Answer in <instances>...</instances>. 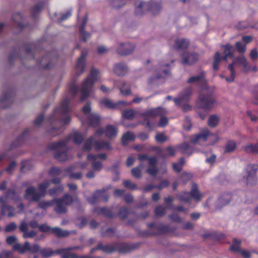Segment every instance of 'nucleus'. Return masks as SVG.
I'll return each mask as SVG.
<instances>
[{
  "label": "nucleus",
  "mask_w": 258,
  "mask_h": 258,
  "mask_svg": "<svg viewBox=\"0 0 258 258\" xmlns=\"http://www.w3.org/2000/svg\"><path fill=\"white\" fill-rule=\"evenodd\" d=\"M70 111L69 100L65 99L61 103L60 107L56 108L53 112L47 118V121L50 124L59 122L63 124H67L69 123L71 118L69 115Z\"/></svg>",
  "instance_id": "obj_1"
},
{
  "label": "nucleus",
  "mask_w": 258,
  "mask_h": 258,
  "mask_svg": "<svg viewBox=\"0 0 258 258\" xmlns=\"http://www.w3.org/2000/svg\"><path fill=\"white\" fill-rule=\"evenodd\" d=\"M69 139H66L58 142H53L49 144L48 148L50 150H53L55 153L54 158L60 162H64L68 159V148L67 144Z\"/></svg>",
  "instance_id": "obj_2"
},
{
  "label": "nucleus",
  "mask_w": 258,
  "mask_h": 258,
  "mask_svg": "<svg viewBox=\"0 0 258 258\" xmlns=\"http://www.w3.org/2000/svg\"><path fill=\"white\" fill-rule=\"evenodd\" d=\"M135 14L142 16L146 11H149L152 15L159 14L162 9L161 3L152 1L150 3L137 0L135 2Z\"/></svg>",
  "instance_id": "obj_3"
},
{
  "label": "nucleus",
  "mask_w": 258,
  "mask_h": 258,
  "mask_svg": "<svg viewBox=\"0 0 258 258\" xmlns=\"http://www.w3.org/2000/svg\"><path fill=\"white\" fill-rule=\"evenodd\" d=\"M98 74L97 69L92 68L90 75L83 82L80 98L82 101H85L89 97L94 83L97 81Z\"/></svg>",
  "instance_id": "obj_4"
},
{
  "label": "nucleus",
  "mask_w": 258,
  "mask_h": 258,
  "mask_svg": "<svg viewBox=\"0 0 258 258\" xmlns=\"http://www.w3.org/2000/svg\"><path fill=\"white\" fill-rule=\"evenodd\" d=\"M199 105L207 111L212 110L217 103V99L213 91L205 90L199 95Z\"/></svg>",
  "instance_id": "obj_5"
},
{
  "label": "nucleus",
  "mask_w": 258,
  "mask_h": 258,
  "mask_svg": "<svg viewBox=\"0 0 258 258\" xmlns=\"http://www.w3.org/2000/svg\"><path fill=\"white\" fill-rule=\"evenodd\" d=\"M55 206L54 211L57 214H64L68 211L67 206H71L74 202L73 197L69 194H65L61 198L55 199Z\"/></svg>",
  "instance_id": "obj_6"
},
{
  "label": "nucleus",
  "mask_w": 258,
  "mask_h": 258,
  "mask_svg": "<svg viewBox=\"0 0 258 258\" xmlns=\"http://www.w3.org/2000/svg\"><path fill=\"white\" fill-rule=\"evenodd\" d=\"M258 166L254 164H248L245 169V175L243 176V180L246 185H253L257 182L256 173Z\"/></svg>",
  "instance_id": "obj_7"
},
{
  "label": "nucleus",
  "mask_w": 258,
  "mask_h": 258,
  "mask_svg": "<svg viewBox=\"0 0 258 258\" xmlns=\"http://www.w3.org/2000/svg\"><path fill=\"white\" fill-rule=\"evenodd\" d=\"M170 73V69L169 63H161L159 68L157 71L156 76L151 77L148 80V83L150 85L156 83V81L160 79H164L169 76Z\"/></svg>",
  "instance_id": "obj_8"
},
{
  "label": "nucleus",
  "mask_w": 258,
  "mask_h": 258,
  "mask_svg": "<svg viewBox=\"0 0 258 258\" xmlns=\"http://www.w3.org/2000/svg\"><path fill=\"white\" fill-rule=\"evenodd\" d=\"M39 230L43 232H47L51 231L56 237L59 238L68 237L71 234V232L68 230H63L57 227L52 228L45 224L39 225Z\"/></svg>",
  "instance_id": "obj_9"
},
{
  "label": "nucleus",
  "mask_w": 258,
  "mask_h": 258,
  "mask_svg": "<svg viewBox=\"0 0 258 258\" xmlns=\"http://www.w3.org/2000/svg\"><path fill=\"white\" fill-rule=\"evenodd\" d=\"M14 91L12 88H8L0 98V107L7 108L13 103Z\"/></svg>",
  "instance_id": "obj_10"
},
{
  "label": "nucleus",
  "mask_w": 258,
  "mask_h": 258,
  "mask_svg": "<svg viewBox=\"0 0 258 258\" xmlns=\"http://www.w3.org/2000/svg\"><path fill=\"white\" fill-rule=\"evenodd\" d=\"M181 62L184 65L191 66L197 62L199 59V54L195 52L184 51L181 54Z\"/></svg>",
  "instance_id": "obj_11"
},
{
  "label": "nucleus",
  "mask_w": 258,
  "mask_h": 258,
  "mask_svg": "<svg viewBox=\"0 0 258 258\" xmlns=\"http://www.w3.org/2000/svg\"><path fill=\"white\" fill-rule=\"evenodd\" d=\"M24 197L29 202H38L41 198V195L37 192L36 188L33 186L28 187L25 190Z\"/></svg>",
  "instance_id": "obj_12"
},
{
  "label": "nucleus",
  "mask_w": 258,
  "mask_h": 258,
  "mask_svg": "<svg viewBox=\"0 0 258 258\" xmlns=\"http://www.w3.org/2000/svg\"><path fill=\"white\" fill-rule=\"evenodd\" d=\"M135 46L130 43H120L117 49V53L122 56H126L131 54L135 50Z\"/></svg>",
  "instance_id": "obj_13"
},
{
  "label": "nucleus",
  "mask_w": 258,
  "mask_h": 258,
  "mask_svg": "<svg viewBox=\"0 0 258 258\" xmlns=\"http://www.w3.org/2000/svg\"><path fill=\"white\" fill-rule=\"evenodd\" d=\"M192 88L188 87L184 89L179 95V97L175 98L173 101L177 106H181L182 103L189 100L192 93Z\"/></svg>",
  "instance_id": "obj_14"
},
{
  "label": "nucleus",
  "mask_w": 258,
  "mask_h": 258,
  "mask_svg": "<svg viewBox=\"0 0 258 258\" xmlns=\"http://www.w3.org/2000/svg\"><path fill=\"white\" fill-rule=\"evenodd\" d=\"M87 51L84 50L82 52L81 56L77 60L76 66V74L79 76L84 72L85 69V61L87 56Z\"/></svg>",
  "instance_id": "obj_15"
},
{
  "label": "nucleus",
  "mask_w": 258,
  "mask_h": 258,
  "mask_svg": "<svg viewBox=\"0 0 258 258\" xmlns=\"http://www.w3.org/2000/svg\"><path fill=\"white\" fill-rule=\"evenodd\" d=\"M137 246L135 245H130L126 243H117L115 244V251L119 253H128L134 250Z\"/></svg>",
  "instance_id": "obj_16"
},
{
  "label": "nucleus",
  "mask_w": 258,
  "mask_h": 258,
  "mask_svg": "<svg viewBox=\"0 0 258 258\" xmlns=\"http://www.w3.org/2000/svg\"><path fill=\"white\" fill-rule=\"evenodd\" d=\"M187 83L188 84L200 83L201 85H205L207 83L205 72L201 71L198 75L190 77L187 80Z\"/></svg>",
  "instance_id": "obj_17"
},
{
  "label": "nucleus",
  "mask_w": 258,
  "mask_h": 258,
  "mask_svg": "<svg viewBox=\"0 0 258 258\" xmlns=\"http://www.w3.org/2000/svg\"><path fill=\"white\" fill-rule=\"evenodd\" d=\"M28 132V128L25 129L18 137V138L11 144L10 149L12 150L14 148H17L22 145L25 141L26 135Z\"/></svg>",
  "instance_id": "obj_18"
},
{
  "label": "nucleus",
  "mask_w": 258,
  "mask_h": 258,
  "mask_svg": "<svg viewBox=\"0 0 258 258\" xmlns=\"http://www.w3.org/2000/svg\"><path fill=\"white\" fill-rule=\"evenodd\" d=\"M109 199V196L106 192L104 189L102 190H97L93 196L92 199L93 203L98 201H103L107 202Z\"/></svg>",
  "instance_id": "obj_19"
},
{
  "label": "nucleus",
  "mask_w": 258,
  "mask_h": 258,
  "mask_svg": "<svg viewBox=\"0 0 258 258\" xmlns=\"http://www.w3.org/2000/svg\"><path fill=\"white\" fill-rule=\"evenodd\" d=\"M189 194L190 199L192 198L197 202H200L202 199V194L199 192L198 185L195 183L192 184L191 189Z\"/></svg>",
  "instance_id": "obj_20"
},
{
  "label": "nucleus",
  "mask_w": 258,
  "mask_h": 258,
  "mask_svg": "<svg viewBox=\"0 0 258 258\" xmlns=\"http://www.w3.org/2000/svg\"><path fill=\"white\" fill-rule=\"evenodd\" d=\"M127 66L123 62H119L115 64L114 72L117 76H124L127 72Z\"/></svg>",
  "instance_id": "obj_21"
},
{
  "label": "nucleus",
  "mask_w": 258,
  "mask_h": 258,
  "mask_svg": "<svg viewBox=\"0 0 258 258\" xmlns=\"http://www.w3.org/2000/svg\"><path fill=\"white\" fill-rule=\"evenodd\" d=\"M95 211L98 215H103L107 218H113L114 215L112 211V208H107L105 207L95 209Z\"/></svg>",
  "instance_id": "obj_22"
},
{
  "label": "nucleus",
  "mask_w": 258,
  "mask_h": 258,
  "mask_svg": "<svg viewBox=\"0 0 258 258\" xmlns=\"http://www.w3.org/2000/svg\"><path fill=\"white\" fill-rule=\"evenodd\" d=\"M163 114V109L161 107H157L156 108H152L148 110L142 114L143 117L150 116L155 117L157 116L161 115Z\"/></svg>",
  "instance_id": "obj_23"
},
{
  "label": "nucleus",
  "mask_w": 258,
  "mask_h": 258,
  "mask_svg": "<svg viewBox=\"0 0 258 258\" xmlns=\"http://www.w3.org/2000/svg\"><path fill=\"white\" fill-rule=\"evenodd\" d=\"M232 199V196L230 194H224L219 198L217 202V206L222 207L229 203Z\"/></svg>",
  "instance_id": "obj_24"
},
{
  "label": "nucleus",
  "mask_w": 258,
  "mask_h": 258,
  "mask_svg": "<svg viewBox=\"0 0 258 258\" xmlns=\"http://www.w3.org/2000/svg\"><path fill=\"white\" fill-rule=\"evenodd\" d=\"M209 134V132L208 131H206L200 134L192 136L190 137V142L193 144H196L201 140H202L203 141H205L207 140Z\"/></svg>",
  "instance_id": "obj_25"
},
{
  "label": "nucleus",
  "mask_w": 258,
  "mask_h": 258,
  "mask_svg": "<svg viewBox=\"0 0 258 258\" xmlns=\"http://www.w3.org/2000/svg\"><path fill=\"white\" fill-rule=\"evenodd\" d=\"M117 132V128L112 125H108L105 127V135L109 139L116 137Z\"/></svg>",
  "instance_id": "obj_26"
},
{
  "label": "nucleus",
  "mask_w": 258,
  "mask_h": 258,
  "mask_svg": "<svg viewBox=\"0 0 258 258\" xmlns=\"http://www.w3.org/2000/svg\"><path fill=\"white\" fill-rule=\"evenodd\" d=\"M2 214L4 216H7L8 217H12L14 216V208L9 205L4 204L1 206Z\"/></svg>",
  "instance_id": "obj_27"
},
{
  "label": "nucleus",
  "mask_w": 258,
  "mask_h": 258,
  "mask_svg": "<svg viewBox=\"0 0 258 258\" xmlns=\"http://www.w3.org/2000/svg\"><path fill=\"white\" fill-rule=\"evenodd\" d=\"M24 248L26 251H29L30 253L33 254L40 252V246L38 244H34L30 245V243L27 241L24 243Z\"/></svg>",
  "instance_id": "obj_28"
},
{
  "label": "nucleus",
  "mask_w": 258,
  "mask_h": 258,
  "mask_svg": "<svg viewBox=\"0 0 258 258\" xmlns=\"http://www.w3.org/2000/svg\"><path fill=\"white\" fill-rule=\"evenodd\" d=\"M89 125L91 126L96 127L99 124L100 117L95 113H90L87 116Z\"/></svg>",
  "instance_id": "obj_29"
},
{
  "label": "nucleus",
  "mask_w": 258,
  "mask_h": 258,
  "mask_svg": "<svg viewBox=\"0 0 258 258\" xmlns=\"http://www.w3.org/2000/svg\"><path fill=\"white\" fill-rule=\"evenodd\" d=\"M22 16L20 13L14 14L12 16V21L16 27H18L22 30L24 28V26L22 23Z\"/></svg>",
  "instance_id": "obj_30"
},
{
  "label": "nucleus",
  "mask_w": 258,
  "mask_h": 258,
  "mask_svg": "<svg viewBox=\"0 0 258 258\" xmlns=\"http://www.w3.org/2000/svg\"><path fill=\"white\" fill-rule=\"evenodd\" d=\"M177 148L182 154H186L188 156H190L193 152L192 148L186 142L178 145Z\"/></svg>",
  "instance_id": "obj_31"
},
{
  "label": "nucleus",
  "mask_w": 258,
  "mask_h": 258,
  "mask_svg": "<svg viewBox=\"0 0 258 258\" xmlns=\"http://www.w3.org/2000/svg\"><path fill=\"white\" fill-rule=\"evenodd\" d=\"M189 45V42L185 39H176L175 41L174 47L177 50L187 49Z\"/></svg>",
  "instance_id": "obj_32"
},
{
  "label": "nucleus",
  "mask_w": 258,
  "mask_h": 258,
  "mask_svg": "<svg viewBox=\"0 0 258 258\" xmlns=\"http://www.w3.org/2000/svg\"><path fill=\"white\" fill-rule=\"evenodd\" d=\"M176 197L180 201L184 203H187L189 205L191 204L190 195L189 192L183 191L176 195Z\"/></svg>",
  "instance_id": "obj_33"
},
{
  "label": "nucleus",
  "mask_w": 258,
  "mask_h": 258,
  "mask_svg": "<svg viewBox=\"0 0 258 258\" xmlns=\"http://www.w3.org/2000/svg\"><path fill=\"white\" fill-rule=\"evenodd\" d=\"M6 198L12 199L14 201H17L19 199V196L16 191V187L15 185L7 190L6 194Z\"/></svg>",
  "instance_id": "obj_34"
},
{
  "label": "nucleus",
  "mask_w": 258,
  "mask_h": 258,
  "mask_svg": "<svg viewBox=\"0 0 258 258\" xmlns=\"http://www.w3.org/2000/svg\"><path fill=\"white\" fill-rule=\"evenodd\" d=\"M101 103L107 108L110 109H117L118 108L119 105L124 104V102L122 101H118L117 103H114L107 99H104L102 100L101 101Z\"/></svg>",
  "instance_id": "obj_35"
},
{
  "label": "nucleus",
  "mask_w": 258,
  "mask_h": 258,
  "mask_svg": "<svg viewBox=\"0 0 258 258\" xmlns=\"http://www.w3.org/2000/svg\"><path fill=\"white\" fill-rule=\"evenodd\" d=\"M25 52L29 58H34V48L35 44L33 43L25 44Z\"/></svg>",
  "instance_id": "obj_36"
},
{
  "label": "nucleus",
  "mask_w": 258,
  "mask_h": 258,
  "mask_svg": "<svg viewBox=\"0 0 258 258\" xmlns=\"http://www.w3.org/2000/svg\"><path fill=\"white\" fill-rule=\"evenodd\" d=\"M37 203L38 208L43 210H46L48 208L52 207L55 204V200L54 199L50 201H39Z\"/></svg>",
  "instance_id": "obj_37"
},
{
  "label": "nucleus",
  "mask_w": 258,
  "mask_h": 258,
  "mask_svg": "<svg viewBox=\"0 0 258 258\" xmlns=\"http://www.w3.org/2000/svg\"><path fill=\"white\" fill-rule=\"evenodd\" d=\"M228 57L225 53L224 56L222 58L220 56V54L219 52H217L214 56V59L213 64V68L214 71H217L218 70V64L221 59H223L225 61H227Z\"/></svg>",
  "instance_id": "obj_38"
},
{
  "label": "nucleus",
  "mask_w": 258,
  "mask_h": 258,
  "mask_svg": "<svg viewBox=\"0 0 258 258\" xmlns=\"http://www.w3.org/2000/svg\"><path fill=\"white\" fill-rule=\"evenodd\" d=\"M43 7L42 2L37 3L32 9L31 16L35 19L41 11Z\"/></svg>",
  "instance_id": "obj_39"
},
{
  "label": "nucleus",
  "mask_w": 258,
  "mask_h": 258,
  "mask_svg": "<svg viewBox=\"0 0 258 258\" xmlns=\"http://www.w3.org/2000/svg\"><path fill=\"white\" fill-rule=\"evenodd\" d=\"M50 183V180H47L38 184L39 194L41 195V198L45 196L46 189L49 187Z\"/></svg>",
  "instance_id": "obj_40"
},
{
  "label": "nucleus",
  "mask_w": 258,
  "mask_h": 258,
  "mask_svg": "<svg viewBox=\"0 0 258 258\" xmlns=\"http://www.w3.org/2000/svg\"><path fill=\"white\" fill-rule=\"evenodd\" d=\"M204 238L210 237L215 240H220L224 237V234L218 232L206 233L203 235Z\"/></svg>",
  "instance_id": "obj_41"
},
{
  "label": "nucleus",
  "mask_w": 258,
  "mask_h": 258,
  "mask_svg": "<svg viewBox=\"0 0 258 258\" xmlns=\"http://www.w3.org/2000/svg\"><path fill=\"white\" fill-rule=\"evenodd\" d=\"M232 244L230 246V249L234 252H239L240 249L241 241L234 238L232 239Z\"/></svg>",
  "instance_id": "obj_42"
},
{
  "label": "nucleus",
  "mask_w": 258,
  "mask_h": 258,
  "mask_svg": "<svg viewBox=\"0 0 258 258\" xmlns=\"http://www.w3.org/2000/svg\"><path fill=\"white\" fill-rule=\"evenodd\" d=\"M135 136L133 133L130 132L123 134L121 138V142L123 145L126 144L127 141H133L135 140Z\"/></svg>",
  "instance_id": "obj_43"
},
{
  "label": "nucleus",
  "mask_w": 258,
  "mask_h": 258,
  "mask_svg": "<svg viewBox=\"0 0 258 258\" xmlns=\"http://www.w3.org/2000/svg\"><path fill=\"white\" fill-rule=\"evenodd\" d=\"M40 253L43 258H47L52 256L54 253V251L52 248L47 247L41 249Z\"/></svg>",
  "instance_id": "obj_44"
},
{
  "label": "nucleus",
  "mask_w": 258,
  "mask_h": 258,
  "mask_svg": "<svg viewBox=\"0 0 258 258\" xmlns=\"http://www.w3.org/2000/svg\"><path fill=\"white\" fill-rule=\"evenodd\" d=\"M236 144L234 141H229L225 145V153H230L233 152L236 148Z\"/></svg>",
  "instance_id": "obj_45"
},
{
  "label": "nucleus",
  "mask_w": 258,
  "mask_h": 258,
  "mask_svg": "<svg viewBox=\"0 0 258 258\" xmlns=\"http://www.w3.org/2000/svg\"><path fill=\"white\" fill-rule=\"evenodd\" d=\"M244 150L247 153H258V144H249L244 147Z\"/></svg>",
  "instance_id": "obj_46"
},
{
  "label": "nucleus",
  "mask_w": 258,
  "mask_h": 258,
  "mask_svg": "<svg viewBox=\"0 0 258 258\" xmlns=\"http://www.w3.org/2000/svg\"><path fill=\"white\" fill-rule=\"evenodd\" d=\"M219 121V118L216 115H211L208 119V125L211 127H215L217 125Z\"/></svg>",
  "instance_id": "obj_47"
},
{
  "label": "nucleus",
  "mask_w": 258,
  "mask_h": 258,
  "mask_svg": "<svg viewBox=\"0 0 258 258\" xmlns=\"http://www.w3.org/2000/svg\"><path fill=\"white\" fill-rule=\"evenodd\" d=\"M156 229L159 230V233L158 234H164L169 231V226L162 224H156ZM157 234V233H153V234Z\"/></svg>",
  "instance_id": "obj_48"
},
{
  "label": "nucleus",
  "mask_w": 258,
  "mask_h": 258,
  "mask_svg": "<svg viewBox=\"0 0 258 258\" xmlns=\"http://www.w3.org/2000/svg\"><path fill=\"white\" fill-rule=\"evenodd\" d=\"M119 165V163H116V164H114L110 169V170L114 175V176L113 178V180L114 181H117L119 179V171L118 169Z\"/></svg>",
  "instance_id": "obj_49"
},
{
  "label": "nucleus",
  "mask_w": 258,
  "mask_h": 258,
  "mask_svg": "<svg viewBox=\"0 0 258 258\" xmlns=\"http://www.w3.org/2000/svg\"><path fill=\"white\" fill-rule=\"evenodd\" d=\"M122 116L127 119H132L135 116V111L133 109H126L122 111Z\"/></svg>",
  "instance_id": "obj_50"
},
{
  "label": "nucleus",
  "mask_w": 258,
  "mask_h": 258,
  "mask_svg": "<svg viewBox=\"0 0 258 258\" xmlns=\"http://www.w3.org/2000/svg\"><path fill=\"white\" fill-rule=\"evenodd\" d=\"M155 140L158 143H163L168 140V137L163 133H158L155 137Z\"/></svg>",
  "instance_id": "obj_51"
},
{
  "label": "nucleus",
  "mask_w": 258,
  "mask_h": 258,
  "mask_svg": "<svg viewBox=\"0 0 258 258\" xmlns=\"http://www.w3.org/2000/svg\"><path fill=\"white\" fill-rule=\"evenodd\" d=\"M129 213L130 212L127 208L122 207L119 210L118 216H119L120 218L124 220L127 218Z\"/></svg>",
  "instance_id": "obj_52"
},
{
  "label": "nucleus",
  "mask_w": 258,
  "mask_h": 258,
  "mask_svg": "<svg viewBox=\"0 0 258 258\" xmlns=\"http://www.w3.org/2000/svg\"><path fill=\"white\" fill-rule=\"evenodd\" d=\"M166 209L162 206H158L155 209V214L157 217H162L166 214Z\"/></svg>",
  "instance_id": "obj_53"
},
{
  "label": "nucleus",
  "mask_w": 258,
  "mask_h": 258,
  "mask_svg": "<svg viewBox=\"0 0 258 258\" xmlns=\"http://www.w3.org/2000/svg\"><path fill=\"white\" fill-rule=\"evenodd\" d=\"M176 151L171 146L168 147L165 150L164 153L162 155L163 158H165L167 156H173L175 154Z\"/></svg>",
  "instance_id": "obj_54"
},
{
  "label": "nucleus",
  "mask_w": 258,
  "mask_h": 258,
  "mask_svg": "<svg viewBox=\"0 0 258 258\" xmlns=\"http://www.w3.org/2000/svg\"><path fill=\"white\" fill-rule=\"evenodd\" d=\"M91 167L94 171L100 172L103 168V165L99 161H93L92 163Z\"/></svg>",
  "instance_id": "obj_55"
},
{
  "label": "nucleus",
  "mask_w": 258,
  "mask_h": 258,
  "mask_svg": "<svg viewBox=\"0 0 258 258\" xmlns=\"http://www.w3.org/2000/svg\"><path fill=\"white\" fill-rule=\"evenodd\" d=\"M94 142V138L93 137H90L87 139L84 145L83 149L85 151H90L92 149V145Z\"/></svg>",
  "instance_id": "obj_56"
},
{
  "label": "nucleus",
  "mask_w": 258,
  "mask_h": 258,
  "mask_svg": "<svg viewBox=\"0 0 258 258\" xmlns=\"http://www.w3.org/2000/svg\"><path fill=\"white\" fill-rule=\"evenodd\" d=\"M168 218L172 222L181 223L182 222V219L177 213H173L169 215Z\"/></svg>",
  "instance_id": "obj_57"
},
{
  "label": "nucleus",
  "mask_w": 258,
  "mask_h": 258,
  "mask_svg": "<svg viewBox=\"0 0 258 258\" xmlns=\"http://www.w3.org/2000/svg\"><path fill=\"white\" fill-rule=\"evenodd\" d=\"M63 189V187L62 185L60 184L58 185V186L50 188L49 191L48 193L50 196H53L61 192Z\"/></svg>",
  "instance_id": "obj_58"
},
{
  "label": "nucleus",
  "mask_w": 258,
  "mask_h": 258,
  "mask_svg": "<svg viewBox=\"0 0 258 258\" xmlns=\"http://www.w3.org/2000/svg\"><path fill=\"white\" fill-rule=\"evenodd\" d=\"M16 165V162L15 161H13L9 163L8 167L5 169V170L9 174H12L15 169Z\"/></svg>",
  "instance_id": "obj_59"
},
{
  "label": "nucleus",
  "mask_w": 258,
  "mask_h": 258,
  "mask_svg": "<svg viewBox=\"0 0 258 258\" xmlns=\"http://www.w3.org/2000/svg\"><path fill=\"white\" fill-rule=\"evenodd\" d=\"M21 164L22 166L20 169V171L21 172H25L27 171L30 170L31 169L30 161H22Z\"/></svg>",
  "instance_id": "obj_60"
},
{
  "label": "nucleus",
  "mask_w": 258,
  "mask_h": 258,
  "mask_svg": "<svg viewBox=\"0 0 258 258\" xmlns=\"http://www.w3.org/2000/svg\"><path fill=\"white\" fill-rule=\"evenodd\" d=\"M123 185L124 186H125L126 188L130 189H135L137 188V184L132 182L129 180H126L123 181Z\"/></svg>",
  "instance_id": "obj_61"
},
{
  "label": "nucleus",
  "mask_w": 258,
  "mask_h": 258,
  "mask_svg": "<svg viewBox=\"0 0 258 258\" xmlns=\"http://www.w3.org/2000/svg\"><path fill=\"white\" fill-rule=\"evenodd\" d=\"M249 27H250V25L247 21L239 22L236 26L237 29L239 30H244Z\"/></svg>",
  "instance_id": "obj_62"
},
{
  "label": "nucleus",
  "mask_w": 258,
  "mask_h": 258,
  "mask_svg": "<svg viewBox=\"0 0 258 258\" xmlns=\"http://www.w3.org/2000/svg\"><path fill=\"white\" fill-rule=\"evenodd\" d=\"M160 118L158 123V125L159 127H165L167 125L168 123V119L167 117L163 115V114L161 115H160Z\"/></svg>",
  "instance_id": "obj_63"
},
{
  "label": "nucleus",
  "mask_w": 258,
  "mask_h": 258,
  "mask_svg": "<svg viewBox=\"0 0 258 258\" xmlns=\"http://www.w3.org/2000/svg\"><path fill=\"white\" fill-rule=\"evenodd\" d=\"M146 172L152 176H156L158 172V169L156 166H150V167L147 169Z\"/></svg>",
  "instance_id": "obj_64"
}]
</instances>
